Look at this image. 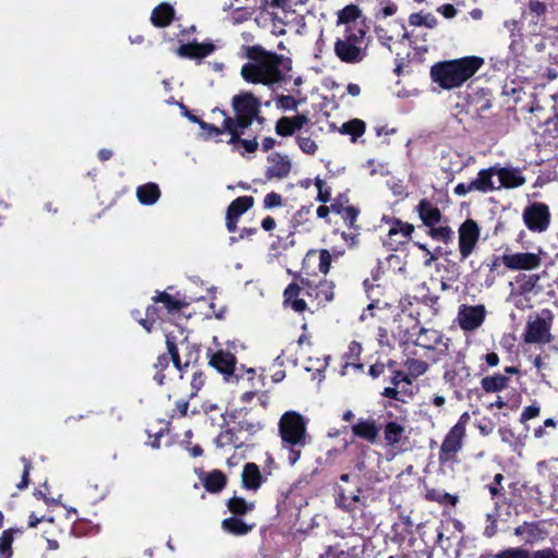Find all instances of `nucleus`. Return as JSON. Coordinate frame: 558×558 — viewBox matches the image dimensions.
Segmentation results:
<instances>
[{"instance_id": "nucleus-2", "label": "nucleus", "mask_w": 558, "mask_h": 558, "mask_svg": "<svg viewBox=\"0 0 558 558\" xmlns=\"http://www.w3.org/2000/svg\"><path fill=\"white\" fill-rule=\"evenodd\" d=\"M307 296L317 306H325L335 298V283L323 279L315 283L310 278L296 276L283 291V304L291 307L296 313H304L307 310L305 300L301 296Z\"/></svg>"}, {"instance_id": "nucleus-63", "label": "nucleus", "mask_w": 558, "mask_h": 558, "mask_svg": "<svg viewBox=\"0 0 558 558\" xmlns=\"http://www.w3.org/2000/svg\"><path fill=\"white\" fill-rule=\"evenodd\" d=\"M539 413H541V407L536 402H534L533 404L527 405L523 409V411L521 412V415H520V422L522 424H524L527 421L537 417L539 415Z\"/></svg>"}, {"instance_id": "nucleus-11", "label": "nucleus", "mask_w": 558, "mask_h": 558, "mask_svg": "<svg viewBox=\"0 0 558 558\" xmlns=\"http://www.w3.org/2000/svg\"><path fill=\"white\" fill-rule=\"evenodd\" d=\"M545 252L538 248L535 252H505V267L510 271H533L538 269L543 264Z\"/></svg>"}, {"instance_id": "nucleus-9", "label": "nucleus", "mask_w": 558, "mask_h": 558, "mask_svg": "<svg viewBox=\"0 0 558 558\" xmlns=\"http://www.w3.org/2000/svg\"><path fill=\"white\" fill-rule=\"evenodd\" d=\"M390 384L392 386L385 387L380 393L384 398L390 399L389 401L384 403L385 408H398V405L393 403L391 400L404 404L413 399L414 392L412 389H400V386L403 384L412 386V379L410 378L409 375H407V373H404L403 371H395L390 378Z\"/></svg>"}, {"instance_id": "nucleus-39", "label": "nucleus", "mask_w": 558, "mask_h": 558, "mask_svg": "<svg viewBox=\"0 0 558 558\" xmlns=\"http://www.w3.org/2000/svg\"><path fill=\"white\" fill-rule=\"evenodd\" d=\"M153 301L154 303H161L163 307L167 310L168 314L178 313L184 307L189 306V302H186L185 300L177 299L166 291L158 292L153 298Z\"/></svg>"}, {"instance_id": "nucleus-59", "label": "nucleus", "mask_w": 558, "mask_h": 558, "mask_svg": "<svg viewBox=\"0 0 558 558\" xmlns=\"http://www.w3.org/2000/svg\"><path fill=\"white\" fill-rule=\"evenodd\" d=\"M314 184L317 187L316 199L324 204L328 203L331 199V189L319 177L315 178Z\"/></svg>"}, {"instance_id": "nucleus-54", "label": "nucleus", "mask_w": 558, "mask_h": 558, "mask_svg": "<svg viewBox=\"0 0 558 558\" xmlns=\"http://www.w3.org/2000/svg\"><path fill=\"white\" fill-rule=\"evenodd\" d=\"M305 99H296L291 95H278L275 99L276 107L279 110L288 111V110H296L299 105L303 102Z\"/></svg>"}, {"instance_id": "nucleus-51", "label": "nucleus", "mask_w": 558, "mask_h": 558, "mask_svg": "<svg viewBox=\"0 0 558 558\" xmlns=\"http://www.w3.org/2000/svg\"><path fill=\"white\" fill-rule=\"evenodd\" d=\"M244 130L245 129H240L239 138L235 140V141H234L233 136L230 135L229 140L227 141V143L231 144V145H240L247 153H255L257 150V148H258L257 137L254 136L251 140L242 138L241 136L244 134Z\"/></svg>"}, {"instance_id": "nucleus-52", "label": "nucleus", "mask_w": 558, "mask_h": 558, "mask_svg": "<svg viewBox=\"0 0 558 558\" xmlns=\"http://www.w3.org/2000/svg\"><path fill=\"white\" fill-rule=\"evenodd\" d=\"M185 117H187V119L191 122L198 124L203 131H206L208 133L209 136L222 135L221 126H217L213 123L205 122L204 120H202L201 118L196 117L195 114H193L192 112H190L187 110H186Z\"/></svg>"}, {"instance_id": "nucleus-40", "label": "nucleus", "mask_w": 558, "mask_h": 558, "mask_svg": "<svg viewBox=\"0 0 558 558\" xmlns=\"http://www.w3.org/2000/svg\"><path fill=\"white\" fill-rule=\"evenodd\" d=\"M204 487L209 493H219L227 485V476L220 470H214L206 474L203 480Z\"/></svg>"}, {"instance_id": "nucleus-10", "label": "nucleus", "mask_w": 558, "mask_h": 558, "mask_svg": "<svg viewBox=\"0 0 558 558\" xmlns=\"http://www.w3.org/2000/svg\"><path fill=\"white\" fill-rule=\"evenodd\" d=\"M522 219L531 232L543 233L550 226L551 214L547 204L534 202L524 208Z\"/></svg>"}, {"instance_id": "nucleus-58", "label": "nucleus", "mask_w": 558, "mask_h": 558, "mask_svg": "<svg viewBox=\"0 0 558 558\" xmlns=\"http://www.w3.org/2000/svg\"><path fill=\"white\" fill-rule=\"evenodd\" d=\"M348 229H349V232H347V231L341 232V238L348 244V246L350 248H354L360 243L361 227L360 226L348 227Z\"/></svg>"}, {"instance_id": "nucleus-60", "label": "nucleus", "mask_w": 558, "mask_h": 558, "mask_svg": "<svg viewBox=\"0 0 558 558\" xmlns=\"http://www.w3.org/2000/svg\"><path fill=\"white\" fill-rule=\"evenodd\" d=\"M283 205V197L281 194L272 191L265 195L263 201L264 209H272L277 207H281Z\"/></svg>"}, {"instance_id": "nucleus-17", "label": "nucleus", "mask_w": 558, "mask_h": 558, "mask_svg": "<svg viewBox=\"0 0 558 558\" xmlns=\"http://www.w3.org/2000/svg\"><path fill=\"white\" fill-rule=\"evenodd\" d=\"M513 534L518 537H522L525 544H535L544 541L548 536L546 529V522L544 520L523 522L522 524L514 527Z\"/></svg>"}, {"instance_id": "nucleus-37", "label": "nucleus", "mask_w": 558, "mask_h": 558, "mask_svg": "<svg viewBox=\"0 0 558 558\" xmlns=\"http://www.w3.org/2000/svg\"><path fill=\"white\" fill-rule=\"evenodd\" d=\"M424 498L430 502H437L440 506L447 507H456L459 498L457 495H451L444 489L435 488V487H426Z\"/></svg>"}, {"instance_id": "nucleus-57", "label": "nucleus", "mask_w": 558, "mask_h": 558, "mask_svg": "<svg viewBox=\"0 0 558 558\" xmlns=\"http://www.w3.org/2000/svg\"><path fill=\"white\" fill-rule=\"evenodd\" d=\"M339 215L341 216L347 227L359 226L356 223L357 217L360 215V209L357 207L353 205H347Z\"/></svg>"}, {"instance_id": "nucleus-1", "label": "nucleus", "mask_w": 558, "mask_h": 558, "mask_svg": "<svg viewBox=\"0 0 558 558\" xmlns=\"http://www.w3.org/2000/svg\"><path fill=\"white\" fill-rule=\"evenodd\" d=\"M245 56L250 60L241 68V76L251 84L271 86L286 82L292 70L289 57L268 51L259 45L245 47Z\"/></svg>"}, {"instance_id": "nucleus-21", "label": "nucleus", "mask_w": 558, "mask_h": 558, "mask_svg": "<svg viewBox=\"0 0 558 558\" xmlns=\"http://www.w3.org/2000/svg\"><path fill=\"white\" fill-rule=\"evenodd\" d=\"M306 114L298 113L293 117H281L275 124V132L277 135L282 137H289L300 131L304 125L308 123Z\"/></svg>"}, {"instance_id": "nucleus-48", "label": "nucleus", "mask_w": 558, "mask_h": 558, "mask_svg": "<svg viewBox=\"0 0 558 558\" xmlns=\"http://www.w3.org/2000/svg\"><path fill=\"white\" fill-rule=\"evenodd\" d=\"M361 10L356 4H348L338 12L337 24H344L352 26L351 23L355 22L361 16Z\"/></svg>"}, {"instance_id": "nucleus-41", "label": "nucleus", "mask_w": 558, "mask_h": 558, "mask_svg": "<svg viewBox=\"0 0 558 558\" xmlns=\"http://www.w3.org/2000/svg\"><path fill=\"white\" fill-rule=\"evenodd\" d=\"M227 508L234 517H244L255 509V502L247 501L243 497L233 496L228 499Z\"/></svg>"}, {"instance_id": "nucleus-29", "label": "nucleus", "mask_w": 558, "mask_h": 558, "mask_svg": "<svg viewBox=\"0 0 558 558\" xmlns=\"http://www.w3.org/2000/svg\"><path fill=\"white\" fill-rule=\"evenodd\" d=\"M417 214L426 227H434L441 220V213L427 198H422L416 207Z\"/></svg>"}, {"instance_id": "nucleus-23", "label": "nucleus", "mask_w": 558, "mask_h": 558, "mask_svg": "<svg viewBox=\"0 0 558 558\" xmlns=\"http://www.w3.org/2000/svg\"><path fill=\"white\" fill-rule=\"evenodd\" d=\"M351 430L354 437L366 440L369 444H375L379 435V427L373 418H359L351 426Z\"/></svg>"}, {"instance_id": "nucleus-31", "label": "nucleus", "mask_w": 558, "mask_h": 558, "mask_svg": "<svg viewBox=\"0 0 558 558\" xmlns=\"http://www.w3.org/2000/svg\"><path fill=\"white\" fill-rule=\"evenodd\" d=\"M494 175H497L496 166L481 169L477 172L476 179L471 181L474 192L486 194L496 190L493 181Z\"/></svg>"}, {"instance_id": "nucleus-14", "label": "nucleus", "mask_w": 558, "mask_h": 558, "mask_svg": "<svg viewBox=\"0 0 558 558\" xmlns=\"http://www.w3.org/2000/svg\"><path fill=\"white\" fill-rule=\"evenodd\" d=\"M485 316L484 305H461L458 313V323L462 330L472 331L483 324Z\"/></svg>"}, {"instance_id": "nucleus-5", "label": "nucleus", "mask_w": 558, "mask_h": 558, "mask_svg": "<svg viewBox=\"0 0 558 558\" xmlns=\"http://www.w3.org/2000/svg\"><path fill=\"white\" fill-rule=\"evenodd\" d=\"M282 446L289 449L288 461L294 465L307 444L306 420L295 411H287L278 423Z\"/></svg>"}, {"instance_id": "nucleus-24", "label": "nucleus", "mask_w": 558, "mask_h": 558, "mask_svg": "<svg viewBox=\"0 0 558 558\" xmlns=\"http://www.w3.org/2000/svg\"><path fill=\"white\" fill-rule=\"evenodd\" d=\"M497 175L500 186L505 189H517L525 184L526 179L522 175L521 170L514 167H498L496 165Z\"/></svg>"}, {"instance_id": "nucleus-4", "label": "nucleus", "mask_w": 558, "mask_h": 558, "mask_svg": "<svg viewBox=\"0 0 558 558\" xmlns=\"http://www.w3.org/2000/svg\"><path fill=\"white\" fill-rule=\"evenodd\" d=\"M233 117H230L226 110L215 108L211 114L222 117L221 133L232 135L234 141L239 138L240 129L250 128L260 113L262 102L251 92H243L233 96L232 101Z\"/></svg>"}, {"instance_id": "nucleus-33", "label": "nucleus", "mask_w": 558, "mask_h": 558, "mask_svg": "<svg viewBox=\"0 0 558 558\" xmlns=\"http://www.w3.org/2000/svg\"><path fill=\"white\" fill-rule=\"evenodd\" d=\"M361 488L357 487L355 492H347L343 487L338 486L336 489V502L339 508L344 511L351 512L355 509V505L361 502Z\"/></svg>"}, {"instance_id": "nucleus-8", "label": "nucleus", "mask_w": 558, "mask_h": 558, "mask_svg": "<svg viewBox=\"0 0 558 558\" xmlns=\"http://www.w3.org/2000/svg\"><path fill=\"white\" fill-rule=\"evenodd\" d=\"M555 314L550 308H542L535 317L530 316L526 322L523 340L526 343H550L554 337L550 332Z\"/></svg>"}, {"instance_id": "nucleus-62", "label": "nucleus", "mask_w": 558, "mask_h": 558, "mask_svg": "<svg viewBox=\"0 0 558 558\" xmlns=\"http://www.w3.org/2000/svg\"><path fill=\"white\" fill-rule=\"evenodd\" d=\"M21 461L23 463V474L20 483H17L16 487L20 490L25 489L29 485V473L33 469L32 462L29 459L22 457Z\"/></svg>"}, {"instance_id": "nucleus-16", "label": "nucleus", "mask_w": 558, "mask_h": 558, "mask_svg": "<svg viewBox=\"0 0 558 558\" xmlns=\"http://www.w3.org/2000/svg\"><path fill=\"white\" fill-rule=\"evenodd\" d=\"M253 196H239L233 199L227 208L226 228L230 233L238 230L239 218L254 206Z\"/></svg>"}, {"instance_id": "nucleus-3", "label": "nucleus", "mask_w": 558, "mask_h": 558, "mask_svg": "<svg viewBox=\"0 0 558 558\" xmlns=\"http://www.w3.org/2000/svg\"><path fill=\"white\" fill-rule=\"evenodd\" d=\"M484 64V59L468 56L452 60L439 61L430 66V80L442 89L461 87Z\"/></svg>"}, {"instance_id": "nucleus-47", "label": "nucleus", "mask_w": 558, "mask_h": 558, "mask_svg": "<svg viewBox=\"0 0 558 558\" xmlns=\"http://www.w3.org/2000/svg\"><path fill=\"white\" fill-rule=\"evenodd\" d=\"M15 533H22L21 529L4 530L0 536V558H11L13 555L12 543Z\"/></svg>"}, {"instance_id": "nucleus-25", "label": "nucleus", "mask_w": 558, "mask_h": 558, "mask_svg": "<svg viewBox=\"0 0 558 558\" xmlns=\"http://www.w3.org/2000/svg\"><path fill=\"white\" fill-rule=\"evenodd\" d=\"M384 440L386 446L401 449V445L404 442V440H408L404 425L398 423L397 421L386 422L384 425Z\"/></svg>"}, {"instance_id": "nucleus-34", "label": "nucleus", "mask_w": 558, "mask_h": 558, "mask_svg": "<svg viewBox=\"0 0 558 558\" xmlns=\"http://www.w3.org/2000/svg\"><path fill=\"white\" fill-rule=\"evenodd\" d=\"M505 476L502 473H497L494 475L493 481L486 485V488L488 489L492 499L495 504V509L498 510L501 506V504H508L506 498V489L504 486Z\"/></svg>"}, {"instance_id": "nucleus-45", "label": "nucleus", "mask_w": 558, "mask_h": 558, "mask_svg": "<svg viewBox=\"0 0 558 558\" xmlns=\"http://www.w3.org/2000/svg\"><path fill=\"white\" fill-rule=\"evenodd\" d=\"M171 362V356L169 351L161 353L158 355L157 361L154 363L153 368L155 369V374L153 379L159 385H165L166 374L165 371L169 368Z\"/></svg>"}, {"instance_id": "nucleus-22", "label": "nucleus", "mask_w": 558, "mask_h": 558, "mask_svg": "<svg viewBox=\"0 0 558 558\" xmlns=\"http://www.w3.org/2000/svg\"><path fill=\"white\" fill-rule=\"evenodd\" d=\"M229 423L235 426L240 435L245 432L247 435L253 436L263 428V424L259 421L248 418L247 412L242 410L229 413Z\"/></svg>"}, {"instance_id": "nucleus-50", "label": "nucleus", "mask_w": 558, "mask_h": 558, "mask_svg": "<svg viewBox=\"0 0 558 558\" xmlns=\"http://www.w3.org/2000/svg\"><path fill=\"white\" fill-rule=\"evenodd\" d=\"M427 234L436 241L448 244L453 239V231L448 226L429 227Z\"/></svg>"}, {"instance_id": "nucleus-35", "label": "nucleus", "mask_w": 558, "mask_h": 558, "mask_svg": "<svg viewBox=\"0 0 558 558\" xmlns=\"http://www.w3.org/2000/svg\"><path fill=\"white\" fill-rule=\"evenodd\" d=\"M442 341V335L433 328L421 327L414 343L427 350H435Z\"/></svg>"}, {"instance_id": "nucleus-20", "label": "nucleus", "mask_w": 558, "mask_h": 558, "mask_svg": "<svg viewBox=\"0 0 558 558\" xmlns=\"http://www.w3.org/2000/svg\"><path fill=\"white\" fill-rule=\"evenodd\" d=\"M226 425L221 426L220 433L214 439L217 448L234 447L236 449L242 448L247 438H242L236 432L235 426L229 423V420L223 418Z\"/></svg>"}, {"instance_id": "nucleus-12", "label": "nucleus", "mask_w": 558, "mask_h": 558, "mask_svg": "<svg viewBox=\"0 0 558 558\" xmlns=\"http://www.w3.org/2000/svg\"><path fill=\"white\" fill-rule=\"evenodd\" d=\"M460 260H465L475 250L481 234L477 222L473 219L463 221L458 230Z\"/></svg>"}, {"instance_id": "nucleus-15", "label": "nucleus", "mask_w": 558, "mask_h": 558, "mask_svg": "<svg viewBox=\"0 0 558 558\" xmlns=\"http://www.w3.org/2000/svg\"><path fill=\"white\" fill-rule=\"evenodd\" d=\"M546 275V270H543L537 274H518L514 278L515 287L513 288V294L519 296H525L529 294L537 295L542 293L544 289L539 284V281Z\"/></svg>"}, {"instance_id": "nucleus-28", "label": "nucleus", "mask_w": 558, "mask_h": 558, "mask_svg": "<svg viewBox=\"0 0 558 558\" xmlns=\"http://www.w3.org/2000/svg\"><path fill=\"white\" fill-rule=\"evenodd\" d=\"M265 478L263 477L259 466L254 462H247L242 471V486L248 490H257Z\"/></svg>"}, {"instance_id": "nucleus-38", "label": "nucleus", "mask_w": 558, "mask_h": 558, "mask_svg": "<svg viewBox=\"0 0 558 558\" xmlns=\"http://www.w3.org/2000/svg\"><path fill=\"white\" fill-rule=\"evenodd\" d=\"M318 257V270L323 275H327L330 270L331 263H332V255L329 250L327 248H320V250H310L304 258L303 264L306 265L310 263L313 258Z\"/></svg>"}, {"instance_id": "nucleus-36", "label": "nucleus", "mask_w": 558, "mask_h": 558, "mask_svg": "<svg viewBox=\"0 0 558 558\" xmlns=\"http://www.w3.org/2000/svg\"><path fill=\"white\" fill-rule=\"evenodd\" d=\"M510 378L504 374L495 373L481 379V387L486 393L500 392L508 388Z\"/></svg>"}, {"instance_id": "nucleus-32", "label": "nucleus", "mask_w": 558, "mask_h": 558, "mask_svg": "<svg viewBox=\"0 0 558 558\" xmlns=\"http://www.w3.org/2000/svg\"><path fill=\"white\" fill-rule=\"evenodd\" d=\"M161 196L159 185L148 182L136 187V197L142 205L151 206L158 202Z\"/></svg>"}, {"instance_id": "nucleus-6", "label": "nucleus", "mask_w": 558, "mask_h": 558, "mask_svg": "<svg viewBox=\"0 0 558 558\" xmlns=\"http://www.w3.org/2000/svg\"><path fill=\"white\" fill-rule=\"evenodd\" d=\"M363 27L347 26L343 35L338 37L333 45V51L337 58L344 63H359L365 58V51L362 48L365 37Z\"/></svg>"}, {"instance_id": "nucleus-49", "label": "nucleus", "mask_w": 558, "mask_h": 558, "mask_svg": "<svg viewBox=\"0 0 558 558\" xmlns=\"http://www.w3.org/2000/svg\"><path fill=\"white\" fill-rule=\"evenodd\" d=\"M404 366L408 369L407 375H409L412 380L425 374L428 369L427 362L412 357L405 360Z\"/></svg>"}, {"instance_id": "nucleus-53", "label": "nucleus", "mask_w": 558, "mask_h": 558, "mask_svg": "<svg viewBox=\"0 0 558 558\" xmlns=\"http://www.w3.org/2000/svg\"><path fill=\"white\" fill-rule=\"evenodd\" d=\"M494 558H532L531 551L523 546L508 547L494 555Z\"/></svg>"}, {"instance_id": "nucleus-30", "label": "nucleus", "mask_w": 558, "mask_h": 558, "mask_svg": "<svg viewBox=\"0 0 558 558\" xmlns=\"http://www.w3.org/2000/svg\"><path fill=\"white\" fill-rule=\"evenodd\" d=\"M254 523H247L242 517L231 515L221 521V529L223 532L233 536H244L253 531Z\"/></svg>"}, {"instance_id": "nucleus-55", "label": "nucleus", "mask_w": 558, "mask_h": 558, "mask_svg": "<svg viewBox=\"0 0 558 558\" xmlns=\"http://www.w3.org/2000/svg\"><path fill=\"white\" fill-rule=\"evenodd\" d=\"M295 142L299 148L306 155H315L316 151L318 150V145L310 136L296 134Z\"/></svg>"}, {"instance_id": "nucleus-42", "label": "nucleus", "mask_w": 558, "mask_h": 558, "mask_svg": "<svg viewBox=\"0 0 558 558\" xmlns=\"http://www.w3.org/2000/svg\"><path fill=\"white\" fill-rule=\"evenodd\" d=\"M166 345H167V350L169 351V354L171 356V362L173 363L174 367L180 373H183L185 371V368L189 366L190 361H186L184 363L181 361L180 352H179L178 344H177V338L171 333H167L166 335Z\"/></svg>"}, {"instance_id": "nucleus-56", "label": "nucleus", "mask_w": 558, "mask_h": 558, "mask_svg": "<svg viewBox=\"0 0 558 558\" xmlns=\"http://www.w3.org/2000/svg\"><path fill=\"white\" fill-rule=\"evenodd\" d=\"M529 12L533 16L534 24H538L541 22V17H544L547 12V5L546 3L539 1V0H530L529 4Z\"/></svg>"}, {"instance_id": "nucleus-61", "label": "nucleus", "mask_w": 558, "mask_h": 558, "mask_svg": "<svg viewBox=\"0 0 558 558\" xmlns=\"http://www.w3.org/2000/svg\"><path fill=\"white\" fill-rule=\"evenodd\" d=\"M205 385V375L201 371L194 372L191 379V391L189 398H194Z\"/></svg>"}, {"instance_id": "nucleus-18", "label": "nucleus", "mask_w": 558, "mask_h": 558, "mask_svg": "<svg viewBox=\"0 0 558 558\" xmlns=\"http://www.w3.org/2000/svg\"><path fill=\"white\" fill-rule=\"evenodd\" d=\"M216 50V46L211 41L197 43L196 40L182 44L177 49V54L183 59L196 61L199 64L203 59L211 54Z\"/></svg>"}, {"instance_id": "nucleus-27", "label": "nucleus", "mask_w": 558, "mask_h": 558, "mask_svg": "<svg viewBox=\"0 0 558 558\" xmlns=\"http://www.w3.org/2000/svg\"><path fill=\"white\" fill-rule=\"evenodd\" d=\"M175 17L174 8L168 2H161L155 7L150 14V22L155 27H168Z\"/></svg>"}, {"instance_id": "nucleus-43", "label": "nucleus", "mask_w": 558, "mask_h": 558, "mask_svg": "<svg viewBox=\"0 0 558 558\" xmlns=\"http://www.w3.org/2000/svg\"><path fill=\"white\" fill-rule=\"evenodd\" d=\"M366 130V124L361 119H352L348 122H344L341 128L339 129V132L341 134H345L351 136V142H356L359 137H361Z\"/></svg>"}, {"instance_id": "nucleus-44", "label": "nucleus", "mask_w": 558, "mask_h": 558, "mask_svg": "<svg viewBox=\"0 0 558 558\" xmlns=\"http://www.w3.org/2000/svg\"><path fill=\"white\" fill-rule=\"evenodd\" d=\"M558 458H550L547 460H542L536 463L537 474L546 478L548 482L553 483L555 477L558 476Z\"/></svg>"}, {"instance_id": "nucleus-26", "label": "nucleus", "mask_w": 558, "mask_h": 558, "mask_svg": "<svg viewBox=\"0 0 558 558\" xmlns=\"http://www.w3.org/2000/svg\"><path fill=\"white\" fill-rule=\"evenodd\" d=\"M235 363V356L223 350H219L214 353L209 360V365L226 376H231L233 374Z\"/></svg>"}, {"instance_id": "nucleus-64", "label": "nucleus", "mask_w": 558, "mask_h": 558, "mask_svg": "<svg viewBox=\"0 0 558 558\" xmlns=\"http://www.w3.org/2000/svg\"><path fill=\"white\" fill-rule=\"evenodd\" d=\"M532 558H558V550L554 547H545L531 551Z\"/></svg>"}, {"instance_id": "nucleus-19", "label": "nucleus", "mask_w": 558, "mask_h": 558, "mask_svg": "<svg viewBox=\"0 0 558 558\" xmlns=\"http://www.w3.org/2000/svg\"><path fill=\"white\" fill-rule=\"evenodd\" d=\"M267 160L270 163L265 171V178L267 181H271L274 179L281 180L290 174L292 163L288 156L275 151L268 155Z\"/></svg>"}, {"instance_id": "nucleus-7", "label": "nucleus", "mask_w": 558, "mask_h": 558, "mask_svg": "<svg viewBox=\"0 0 558 558\" xmlns=\"http://www.w3.org/2000/svg\"><path fill=\"white\" fill-rule=\"evenodd\" d=\"M469 421L470 415L468 412H464L459 417L458 422L445 435L438 453V461L440 465L452 466L459 462L458 453L463 448Z\"/></svg>"}, {"instance_id": "nucleus-46", "label": "nucleus", "mask_w": 558, "mask_h": 558, "mask_svg": "<svg viewBox=\"0 0 558 558\" xmlns=\"http://www.w3.org/2000/svg\"><path fill=\"white\" fill-rule=\"evenodd\" d=\"M363 349L360 342L353 340L348 347V351L344 353L345 367L353 366L356 369L362 371L364 365L360 363V356Z\"/></svg>"}, {"instance_id": "nucleus-13", "label": "nucleus", "mask_w": 558, "mask_h": 558, "mask_svg": "<svg viewBox=\"0 0 558 558\" xmlns=\"http://www.w3.org/2000/svg\"><path fill=\"white\" fill-rule=\"evenodd\" d=\"M381 220L390 226L387 234V245H390L396 250L399 245L405 244L410 240L414 231V226L412 223L388 216H384Z\"/></svg>"}]
</instances>
